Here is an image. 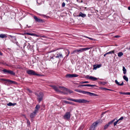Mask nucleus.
<instances>
[{
  "label": "nucleus",
  "instance_id": "nucleus-1",
  "mask_svg": "<svg viewBox=\"0 0 130 130\" xmlns=\"http://www.w3.org/2000/svg\"><path fill=\"white\" fill-rule=\"evenodd\" d=\"M51 86L56 91L60 92L64 94H67L68 93H73L71 90L68 89L64 87L59 86L57 87L55 86Z\"/></svg>",
  "mask_w": 130,
  "mask_h": 130
},
{
  "label": "nucleus",
  "instance_id": "nucleus-2",
  "mask_svg": "<svg viewBox=\"0 0 130 130\" xmlns=\"http://www.w3.org/2000/svg\"><path fill=\"white\" fill-rule=\"evenodd\" d=\"M67 99L68 100L72 101L77 103H89V101L84 99H72L70 98H68Z\"/></svg>",
  "mask_w": 130,
  "mask_h": 130
},
{
  "label": "nucleus",
  "instance_id": "nucleus-3",
  "mask_svg": "<svg viewBox=\"0 0 130 130\" xmlns=\"http://www.w3.org/2000/svg\"><path fill=\"white\" fill-rule=\"evenodd\" d=\"M90 48H81L79 50H76L74 51L72 53V54H74L76 53H80L84 51H86Z\"/></svg>",
  "mask_w": 130,
  "mask_h": 130
},
{
  "label": "nucleus",
  "instance_id": "nucleus-4",
  "mask_svg": "<svg viewBox=\"0 0 130 130\" xmlns=\"http://www.w3.org/2000/svg\"><path fill=\"white\" fill-rule=\"evenodd\" d=\"M37 99L39 102H40L43 99V94L42 92H40L37 94Z\"/></svg>",
  "mask_w": 130,
  "mask_h": 130
},
{
  "label": "nucleus",
  "instance_id": "nucleus-5",
  "mask_svg": "<svg viewBox=\"0 0 130 130\" xmlns=\"http://www.w3.org/2000/svg\"><path fill=\"white\" fill-rule=\"evenodd\" d=\"M27 73L28 74L31 75H36L37 76L40 75L39 74H38L35 73V71H34L29 70H27L26 71Z\"/></svg>",
  "mask_w": 130,
  "mask_h": 130
},
{
  "label": "nucleus",
  "instance_id": "nucleus-6",
  "mask_svg": "<svg viewBox=\"0 0 130 130\" xmlns=\"http://www.w3.org/2000/svg\"><path fill=\"white\" fill-rule=\"evenodd\" d=\"M99 122H96L93 123V124L90 127L89 130H95V127L98 124Z\"/></svg>",
  "mask_w": 130,
  "mask_h": 130
},
{
  "label": "nucleus",
  "instance_id": "nucleus-7",
  "mask_svg": "<svg viewBox=\"0 0 130 130\" xmlns=\"http://www.w3.org/2000/svg\"><path fill=\"white\" fill-rule=\"evenodd\" d=\"M2 71L4 73H7L13 75H15V73L12 71L11 70H8L6 69H4L2 70Z\"/></svg>",
  "mask_w": 130,
  "mask_h": 130
},
{
  "label": "nucleus",
  "instance_id": "nucleus-8",
  "mask_svg": "<svg viewBox=\"0 0 130 130\" xmlns=\"http://www.w3.org/2000/svg\"><path fill=\"white\" fill-rule=\"evenodd\" d=\"M70 117V113L69 112H67L63 116V118L65 119H69Z\"/></svg>",
  "mask_w": 130,
  "mask_h": 130
},
{
  "label": "nucleus",
  "instance_id": "nucleus-9",
  "mask_svg": "<svg viewBox=\"0 0 130 130\" xmlns=\"http://www.w3.org/2000/svg\"><path fill=\"white\" fill-rule=\"evenodd\" d=\"M87 78L89 79L92 80L94 81L97 79V78L95 77L92 76H90L88 75H87L86 77Z\"/></svg>",
  "mask_w": 130,
  "mask_h": 130
},
{
  "label": "nucleus",
  "instance_id": "nucleus-10",
  "mask_svg": "<svg viewBox=\"0 0 130 130\" xmlns=\"http://www.w3.org/2000/svg\"><path fill=\"white\" fill-rule=\"evenodd\" d=\"M88 94L89 95L91 96H98V95L96 94L91 93L89 92L86 91L85 94Z\"/></svg>",
  "mask_w": 130,
  "mask_h": 130
},
{
  "label": "nucleus",
  "instance_id": "nucleus-11",
  "mask_svg": "<svg viewBox=\"0 0 130 130\" xmlns=\"http://www.w3.org/2000/svg\"><path fill=\"white\" fill-rule=\"evenodd\" d=\"M36 111H34L33 113H30V117L31 118H33L35 116L36 114L37 113Z\"/></svg>",
  "mask_w": 130,
  "mask_h": 130
},
{
  "label": "nucleus",
  "instance_id": "nucleus-12",
  "mask_svg": "<svg viewBox=\"0 0 130 130\" xmlns=\"http://www.w3.org/2000/svg\"><path fill=\"white\" fill-rule=\"evenodd\" d=\"M34 18L35 19V21L36 22H41L43 21L42 20L37 18L36 16H34Z\"/></svg>",
  "mask_w": 130,
  "mask_h": 130
},
{
  "label": "nucleus",
  "instance_id": "nucleus-13",
  "mask_svg": "<svg viewBox=\"0 0 130 130\" xmlns=\"http://www.w3.org/2000/svg\"><path fill=\"white\" fill-rule=\"evenodd\" d=\"M101 66V64L99 65H94L93 66V70H96L97 68H99Z\"/></svg>",
  "mask_w": 130,
  "mask_h": 130
},
{
  "label": "nucleus",
  "instance_id": "nucleus-14",
  "mask_svg": "<svg viewBox=\"0 0 130 130\" xmlns=\"http://www.w3.org/2000/svg\"><path fill=\"white\" fill-rule=\"evenodd\" d=\"M75 91L78 92L82 93L83 94H85L86 91L83 90H80L76 89L75 90Z\"/></svg>",
  "mask_w": 130,
  "mask_h": 130
},
{
  "label": "nucleus",
  "instance_id": "nucleus-15",
  "mask_svg": "<svg viewBox=\"0 0 130 130\" xmlns=\"http://www.w3.org/2000/svg\"><path fill=\"white\" fill-rule=\"evenodd\" d=\"M57 56H56V58H63L62 55L61 53H59L57 54Z\"/></svg>",
  "mask_w": 130,
  "mask_h": 130
},
{
  "label": "nucleus",
  "instance_id": "nucleus-16",
  "mask_svg": "<svg viewBox=\"0 0 130 130\" xmlns=\"http://www.w3.org/2000/svg\"><path fill=\"white\" fill-rule=\"evenodd\" d=\"M64 103H66V104H71L73 105H75V104L71 102H69L67 101L64 100L63 101Z\"/></svg>",
  "mask_w": 130,
  "mask_h": 130
},
{
  "label": "nucleus",
  "instance_id": "nucleus-17",
  "mask_svg": "<svg viewBox=\"0 0 130 130\" xmlns=\"http://www.w3.org/2000/svg\"><path fill=\"white\" fill-rule=\"evenodd\" d=\"M86 16V14H85L83 13H82L81 12H80L79 13V17H81L83 18H84Z\"/></svg>",
  "mask_w": 130,
  "mask_h": 130
},
{
  "label": "nucleus",
  "instance_id": "nucleus-18",
  "mask_svg": "<svg viewBox=\"0 0 130 130\" xmlns=\"http://www.w3.org/2000/svg\"><path fill=\"white\" fill-rule=\"evenodd\" d=\"M36 109L34 111H36V112L37 113L38 112V109L40 108V106L38 105H37L35 107Z\"/></svg>",
  "mask_w": 130,
  "mask_h": 130
},
{
  "label": "nucleus",
  "instance_id": "nucleus-19",
  "mask_svg": "<svg viewBox=\"0 0 130 130\" xmlns=\"http://www.w3.org/2000/svg\"><path fill=\"white\" fill-rule=\"evenodd\" d=\"M7 36L6 35L3 34H0V38H6Z\"/></svg>",
  "mask_w": 130,
  "mask_h": 130
},
{
  "label": "nucleus",
  "instance_id": "nucleus-20",
  "mask_svg": "<svg viewBox=\"0 0 130 130\" xmlns=\"http://www.w3.org/2000/svg\"><path fill=\"white\" fill-rule=\"evenodd\" d=\"M16 104V103H12L11 102H10L7 104V105L8 106H14Z\"/></svg>",
  "mask_w": 130,
  "mask_h": 130
},
{
  "label": "nucleus",
  "instance_id": "nucleus-21",
  "mask_svg": "<svg viewBox=\"0 0 130 130\" xmlns=\"http://www.w3.org/2000/svg\"><path fill=\"white\" fill-rule=\"evenodd\" d=\"M72 74H68L66 75V77L67 78H72Z\"/></svg>",
  "mask_w": 130,
  "mask_h": 130
},
{
  "label": "nucleus",
  "instance_id": "nucleus-22",
  "mask_svg": "<svg viewBox=\"0 0 130 130\" xmlns=\"http://www.w3.org/2000/svg\"><path fill=\"white\" fill-rule=\"evenodd\" d=\"M123 73L124 74H125L126 72V70L125 67L124 66L123 67Z\"/></svg>",
  "mask_w": 130,
  "mask_h": 130
},
{
  "label": "nucleus",
  "instance_id": "nucleus-23",
  "mask_svg": "<svg viewBox=\"0 0 130 130\" xmlns=\"http://www.w3.org/2000/svg\"><path fill=\"white\" fill-rule=\"evenodd\" d=\"M123 55V53L122 52H120L118 54V55L119 57H120Z\"/></svg>",
  "mask_w": 130,
  "mask_h": 130
},
{
  "label": "nucleus",
  "instance_id": "nucleus-24",
  "mask_svg": "<svg viewBox=\"0 0 130 130\" xmlns=\"http://www.w3.org/2000/svg\"><path fill=\"white\" fill-rule=\"evenodd\" d=\"M123 77L124 79L125 80L126 82L128 81V78L126 76L124 75L123 76Z\"/></svg>",
  "mask_w": 130,
  "mask_h": 130
},
{
  "label": "nucleus",
  "instance_id": "nucleus-25",
  "mask_svg": "<svg viewBox=\"0 0 130 130\" xmlns=\"http://www.w3.org/2000/svg\"><path fill=\"white\" fill-rule=\"evenodd\" d=\"M109 126V125L108 124H106L104 126V129H106Z\"/></svg>",
  "mask_w": 130,
  "mask_h": 130
},
{
  "label": "nucleus",
  "instance_id": "nucleus-26",
  "mask_svg": "<svg viewBox=\"0 0 130 130\" xmlns=\"http://www.w3.org/2000/svg\"><path fill=\"white\" fill-rule=\"evenodd\" d=\"M72 77H76L78 76V75H77L76 74H72Z\"/></svg>",
  "mask_w": 130,
  "mask_h": 130
},
{
  "label": "nucleus",
  "instance_id": "nucleus-27",
  "mask_svg": "<svg viewBox=\"0 0 130 130\" xmlns=\"http://www.w3.org/2000/svg\"><path fill=\"white\" fill-rule=\"evenodd\" d=\"M80 86H89V84L82 85L79 86L78 87H79Z\"/></svg>",
  "mask_w": 130,
  "mask_h": 130
},
{
  "label": "nucleus",
  "instance_id": "nucleus-28",
  "mask_svg": "<svg viewBox=\"0 0 130 130\" xmlns=\"http://www.w3.org/2000/svg\"><path fill=\"white\" fill-rule=\"evenodd\" d=\"M114 53V50L112 51L107 53V54H111L112 53Z\"/></svg>",
  "mask_w": 130,
  "mask_h": 130
},
{
  "label": "nucleus",
  "instance_id": "nucleus-29",
  "mask_svg": "<svg viewBox=\"0 0 130 130\" xmlns=\"http://www.w3.org/2000/svg\"><path fill=\"white\" fill-rule=\"evenodd\" d=\"M3 80H5V81H7L8 82H9V83H13V81H11V80H6V79H3Z\"/></svg>",
  "mask_w": 130,
  "mask_h": 130
},
{
  "label": "nucleus",
  "instance_id": "nucleus-30",
  "mask_svg": "<svg viewBox=\"0 0 130 130\" xmlns=\"http://www.w3.org/2000/svg\"><path fill=\"white\" fill-rule=\"evenodd\" d=\"M34 36L39 37H41V35H37L35 34H34Z\"/></svg>",
  "mask_w": 130,
  "mask_h": 130
},
{
  "label": "nucleus",
  "instance_id": "nucleus-31",
  "mask_svg": "<svg viewBox=\"0 0 130 130\" xmlns=\"http://www.w3.org/2000/svg\"><path fill=\"white\" fill-rule=\"evenodd\" d=\"M26 120L27 121V122L28 125H30V122L29 121L28 119H26Z\"/></svg>",
  "mask_w": 130,
  "mask_h": 130
},
{
  "label": "nucleus",
  "instance_id": "nucleus-32",
  "mask_svg": "<svg viewBox=\"0 0 130 130\" xmlns=\"http://www.w3.org/2000/svg\"><path fill=\"white\" fill-rule=\"evenodd\" d=\"M119 122L118 120H117L114 123V126H115L118 123V122Z\"/></svg>",
  "mask_w": 130,
  "mask_h": 130
},
{
  "label": "nucleus",
  "instance_id": "nucleus-33",
  "mask_svg": "<svg viewBox=\"0 0 130 130\" xmlns=\"http://www.w3.org/2000/svg\"><path fill=\"white\" fill-rule=\"evenodd\" d=\"M96 85H91L89 84V87H94L95 86H96Z\"/></svg>",
  "mask_w": 130,
  "mask_h": 130
},
{
  "label": "nucleus",
  "instance_id": "nucleus-34",
  "mask_svg": "<svg viewBox=\"0 0 130 130\" xmlns=\"http://www.w3.org/2000/svg\"><path fill=\"white\" fill-rule=\"evenodd\" d=\"M83 126L80 127L77 130H82L83 128Z\"/></svg>",
  "mask_w": 130,
  "mask_h": 130
},
{
  "label": "nucleus",
  "instance_id": "nucleus-35",
  "mask_svg": "<svg viewBox=\"0 0 130 130\" xmlns=\"http://www.w3.org/2000/svg\"><path fill=\"white\" fill-rule=\"evenodd\" d=\"M89 83L88 81L81 82L80 83L81 84L87 83Z\"/></svg>",
  "mask_w": 130,
  "mask_h": 130
},
{
  "label": "nucleus",
  "instance_id": "nucleus-36",
  "mask_svg": "<svg viewBox=\"0 0 130 130\" xmlns=\"http://www.w3.org/2000/svg\"><path fill=\"white\" fill-rule=\"evenodd\" d=\"M115 83L118 85H119L120 84L118 82L117 80H115Z\"/></svg>",
  "mask_w": 130,
  "mask_h": 130
},
{
  "label": "nucleus",
  "instance_id": "nucleus-37",
  "mask_svg": "<svg viewBox=\"0 0 130 130\" xmlns=\"http://www.w3.org/2000/svg\"><path fill=\"white\" fill-rule=\"evenodd\" d=\"M26 34L27 35H31V36H34V34H31V33H26Z\"/></svg>",
  "mask_w": 130,
  "mask_h": 130
},
{
  "label": "nucleus",
  "instance_id": "nucleus-38",
  "mask_svg": "<svg viewBox=\"0 0 130 130\" xmlns=\"http://www.w3.org/2000/svg\"><path fill=\"white\" fill-rule=\"evenodd\" d=\"M119 93H120L121 94L126 95V92H119Z\"/></svg>",
  "mask_w": 130,
  "mask_h": 130
},
{
  "label": "nucleus",
  "instance_id": "nucleus-39",
  "mask_svg": "<svg viewBox=\"0 0 130 130\" xmlns=\"http://www.w3.org/2000/svg\"><path fill=\"white\" fill-rule=\"evenodd\" d=\"M65 4L64 2H63L62 3V7H64L65 6Z\"/></svg>",
  "mask_w": 130,
  "mask_h": 130
},
{
  "label": "nucleus",
  "instance_id": "nucleus-40",
  "mask_svg": "<svg viewBox=\"0 0 130 130\" xmlns=\"http://www.w3.org/2000/svg\"><path fill=\"white\" fill-rule=\"evenodd\" d=\"M123 117H121L118 120L119 121L120 120H122L123 119Z\"/></svg>",
  "mask_w": 130,
  "mask_h": 130
},
{
  "label": "nucleus",
  "instance_id": "nucleus-41",
  "mask_svg": "<svg viewBox=\"0 0 130 130\" xmlns=\"http://www.w3.org/2000/svg\"><path fill=\"white\" fill-rule=\"evenodd\" d=\"M113 122H112V121L111 120V121H110L108 123V124L109 125H110V124H112Z\"/></svg>",
  "mask_w": 130,
  "mask_h": 130
},
{
  "label": "nucleus",
  "instance_id": "nucleus-42",
  "mask_svg": "<svg viewBox=\"0 0 130 130\" xmlns=\"http://www.w3.org/2000/svg\"><path fill=\"white\" fill-rule=\"evenodd\" d=\"M101 84H102V85H105V84H106V83L104 82H101Z\"/></svg>",
  "mask_w": 130,
  "mask_h": 130
},
{
  "label": "nucleus",
  "instance_id": "nucleus-43",
  "mask_svg": "<svg viewBox=\"0 0 130 130\" xmlns=\"http://www.w3.org/2000/svg\"><path fill=\"white\" fill-rule=\"evenodd\" d=\"M104 89H105V90H109V91H113V90H111V89H107V88H104Z\"/></svg>",
  "mask_w": 130,
  "mask_h": 130
},
{
  "label": "nucleus",
  "instance_id": "nucleus-44",
  "mask_svg": "<svg viewBox=\"0 0 130 130\" xmlns=\"http://www.w3.org/2000/svg\"><path fill=\"white\" fill-rule=\"evenodd\" d=\"M86 37V38H89L91 40H93V39L91 38H89V37Z\"/></svg>",
  "mask_w": 130,
  "mask_h": 130
},
{
  "label": "nucleus",
  "instance_id": "nucleus-45",
  "mask_svg": "<svg viewBox=\"0 0 130 130\" xmlns=\"http://www.w3.org/2000/svg\"><path fill=\"white\" fill-rule=\"evenodd\" d=\"M126 95H130V92H126Z\"/></svg>",
  "mask_w": 130,
  "mask_h": 130
},
{
  "label": "nucleus",
  "instance_id": "nucleus-46",
  "mask_svg": "<svg viewBox=\"0 0 130 130\" xmlns=\"http://www.w3.org/2000/svg\"><path fill=\"white\" fill-rule=\"evenodd\" d=\"M123 82H122V83L121 84H120L119 86H122L123 85Z\"/></svg>",
  "mask_w": 130,
  "mask_h": 130
},
{
  "label": "nucleus",
  "instance_id": "nucleus-47",
  "mask_svg": "<svg viewBox=\"0 0 130 130\" xmlns=\"http://www.w3.org/2000/svg\"><path fill=\"white\" fill-rule=\"evenodd\" d=\"M119 37H120V36H118V35L116 36H115V37L116 38H118Z\"/></svg>",
  "mask_w": 130,
  "mask_h": 130
},
{
  "label": "nucleus",
  "instance_id": "nucleus-48",
  "mask_svg": "<svg viewBox=\"0 0 130 130\" xmlns=\"http://www.w3.org/2000/svg\"><path fill=\"white\" fill-rule=\"evenodd\" d=\"M116 119L115 118L112 121V122H113L116 120Z\"/></svg>",
  "mask_w": 130,
  "mask_h": 130
},
{
  "label": "nucleus",
  "instance_id": "nucleus-49",
  "mask_svg": "<svg viewBox=\"0 0 130 130\" xmlns=\"http://www.w3.org/2000/svg\"><path fill=\"white\" fill-rule=\"evenodd\" d=\"M28 90L29 92H31V91L29 89H28Z\"/></svg>",
  "mask_w": 130,
  "mask_h": 130
},
{
  "label": "nucleus",
  "instance_id": "nucleus-50",
  "mask_svg": "<svg viewBox=\"0 0 130 130\" xmlns=\"http://www.w3.org/2000/svg\"><path fill=\"white\" fill-rule=\"evenodd\" d=\"M41 37H44V38H46V37L45 36H41Z\"/></svg>",
  "mask_w": 130,
  "mask_h": 130
},
{
  "label": "nucleus",
  "instance_id": "nucleus-51",
  "mask_svg": "<svg viewBox=\"0 0 130 130\" xmlns=\"http://www.w3.org/2000/svg\"><path fill=\"white\" fill-rule=\"evenodd\" d=\"M67 51L68 53V54H69V53H70V52L69 51V50H67Z\"/></svg>",
  "mask_w": 130,
  "mask_h": 130
},
{
  "label": "nucleus",
  "instance_id": "nucleus-52",
  "mask_svg": "<svg viewBox=\"0 0 130 130\" xmlns=\"http://www.w3.org/2000/svg\"><path fill=\"white\" fill-rule=\"evenodd\" d=\"M107 53H106L105 54H104V56H105H105H106V55H107Z\"/></svg>",
  "mask_w": 130,
  "mask_h": 130
},
{
  "label": "nucleus",
  "instance_id": "nucleus-53",
  "mask_svg": "<svg viewBox=\"0 0 130 130\" xmlns=\"http://www.w3.org/2000/svg\"><path fill=\"white\" fill-rule=\"evenodd\" d=\"M128 9L129 10H130V6L128 7Z\"/></svg>",
  "mask_w": 130,
  "mask_h": 130
},
{
  "label": "nucleus",
  "instance_id": "nucleus-54",
  "mask_svg": "<svg viewBox=\"0 0 130 130\" xmlns=\"http://www.w3.org/2000/svg\"><path fill=\"white\" fill-rule=\"evenodd\" d=\"M0 55H2V54L0 52Z\"/></svg>",
  "mask_w": 130,
  "mask_h": 130
},
{
  "label": "nucleus",
  "instance_id": "nucleus-55",
  "mask_svg": "<svg viewBox=\"0 0 130 130\" xmlns=\"http://www.w3.org/2000/svg\"><path fill=\"white\" fill-rule=\"evenodd\" d=\"M10 37H11V38H12V37H13V36H11V35H10Z\"/></svg>",
  "mask_w": 130,
  "mask_h": 130
},
{
  "label": "nucleus",
  "instance_id": "nucleus-56",
  "mask_svg": "<svg viewBox=\"0 0 130 130\" xmlns=\"http://www.w3.org/2000/svg\"><path fill=\"white\" fill-rule=\"evenodd\" d=\"M69 54H68L67 55V56H68V55H69Z\"/></svg>",
  "mask_w": 130,
  "mask_h": 130
},
{
  "label": "nucleus",
  "instance_id": "nucleus-57",
  "mask_svg": "<svg viewBox=\"0 0 130 130\" xmlns=\"http://www.w3.org/2000/svg\"><path fill=\"white\" fill-rule=\"evenodd\" d=\"M129 49V50H130V47H129V49Z\"/></svg>",
  "mask_w": 130,
  "mask_h": 130
},
{
  "label": "nucleus",
  "instance_id": "nucleus-58",
  "mask_svg": "<svg viewBox=\"0 0 130 130\" xmlns=\"http://www.w3.org/2000/svg\"><path fill=\"white\" fill-rule=\"evenodd\" d=\"M83 2V1H81V3H82Z\"/></svg>",
  "mask_w": 130,
  "mask_h": 130
},
{
  "label": "nucleus",
  "instance_id": "nucleus-59",
  "mask_svg": "<svg viewBox=\"0 0 130 130\" xmlns=\"http://www.w3.org/2000/svg\"><path fill=\"white\" fill-rule=\"evenodd\" d=\"M51 58H53V57H52Z\"/></svg>",
  "mask_w": 130,
  "mask_h": 130
},
{
  "label": "nucleus",
  "instance_id": "nucleus-60",
  "mask_svg": "<svg viewBox=\"0 0 130 130\" xmlns=\"http://www.w3.org/2000/svg\"><path fill=\"white\" fill-rule=\"evenodd\" d=\"M85 9L86 8V7H85Z\"/></svg>",
  "mask_w": 130,
  "mask_h": 130
},
{
  "label": "nucleus",
  "instance_id": "nucleus-61",
  "mask_svg": "<svg viewBox=\"0 0 130 130\" xmlns=\"http://www.w3.org/2000/svg\"><path fill=\"white\" fill-rule=\"evenodd\" d=\"M129 23H130V22H129Z\"/></svg>",
  "mask_w": 130,
  "mask_h": 130
}]
</instances>
